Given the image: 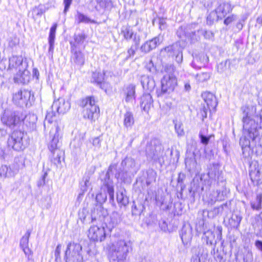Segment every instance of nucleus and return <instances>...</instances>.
<instances>
[{
    "label": "nucleus",
    "mask_w": 262,
    "mask_h": 262,
    "mask_svg": "<svg viewBox=\"0 0 262 262\" xmlns=\"http://www.w3.org/2000/svg\"><path fill=\"white\" fill-rule=\"evenodd\" d=\"M111 170L110 167L107 172L101 178V192L98 193L96 196V201L100 204L96 206L91 214L92 223H104L106 228L110 231H111L120 221V217L117 213H113L110 217L107 215L106 210L102 207V204L107 199L106 191L109 195L110 201L113 202L114 200V186L113 180L110 178Z\"/></svg>",
    "instance_id": "f257e3e1"
},
{
    "label": "nucleus",
    "mask_w": 262,
    "mask_h": 262,
    "mask_svg": "<svg viewBox=\"0 0 262 262\" xmlns=\"http://www.w3.org/2000/svg\"><path fill=\"white\" fill-rule=\"evenodd\" d=\"M247 107L244 111L243 118L244 136L240 139L243 154L246 158L250 157L254 152L257 155L262 153V146L260 144L258 128H262V111L258 115L251 118Z\"/></svg>",
    "instance_id": "f03ea898"
},
{
    "label": "nucleus",
    "mask_w": 262,
    "mask_h": 262,
    "mask_svg": "<svg viewBox=\"0 0 262 262\" xmlns=\"http://www.w3.org/2000/svg\"><path fill=\"white\" fill-rule=\"evenodd\" d=\"M132 250V243L130 241H118L110 248V262H125L128 254Z\"/></svg>",
    "instance_id": "7ed1b4c3"
},
{
    "label": "nucleus",
    "mask_w": 262,
    "mask_h": 262,
    "mask_svg": "<svg viewBox=\"0 0 262 262\" xmlns=\"http://www.w3.org/2000/svg\"><path fill=\"white\" fill-rule=\"evenodd\" d=\"M145 152L148 160L158 162L161 165L164 163L165 154L160 141L158 139H152L147 144Z\"/></svg>",
    "instance_id": "20e7f679"
},
{
    "label": "nucleus",
    "mask_w": 262,
    "mask_h": 262,
    "mask_svg": "<svg viewBox=\"0 0 262 262\" xmlns=\"http://www.w3.org/2000/svg\"><path fill=\"white\" fill-rule=\"evenodd\" d=\"M25 117L21 111L7 108L1 115V121L4 125L12 129L23 122Z\"/></svg>",
    "instance_id": "39448f33"
},
{
    "label": "nucleus",
    "mask_w": 262,
    "mask_h": 262,
    "mask_svg": "<svg viewBox=\"0 0 262 262\" xmlns=\"http://www.w3.org/2000/svg\"><path fill=\"white\" fill-rule=\"evenodd\" d=\"M29 144V139L27 133L20 130H14L7 140L8 147L18 151L24 150Z\"/></svg>",
    "instance_id": "423d86ee"
},
{
    "label": "nucleus",
    "mask_w": 262,
    "mask_h": 262,
    "mask_svg": "<svg viewBox=\"0 0 262 262\" xmlns=\"http://www.w3.org/2000/svg\"><path fill=\"white\" fill-rule=\"evenodd\" d=\"M70 103L68 100L66 101L63 98H59L54 101L51 112H47L45 120L44 121V127L46 128L47 126L51 125L53 121V117L55 116L56 113L58 114H64L70 108Z\"/></svg>",
    "instance_id": "0eeeda50"
},
{
    "label": "nucleus",
    "mask_w": 262,
    "mask_h": 262,
    "mask_svg": "<svg viewBox=\"0 0 262 262\" xmlns=\"http://www.w3.org/2000/svg\"><path fill=\"white\" fill-rule=\"evenodd\" d=\"M80 106L83 108V118L92 121H95L98 118L100 110L99 106L96 104L93 96L87 97L82 99L80 102Z\"/></svg>",
    "instance_id": "6e6552de"
},
{
    "label": "nucleus",
    "mask_w": 262,
    "mask_h": 262,
    "mask_svg": "<svg viewBox=\"0 0 262 262\" xmlns=\"http://www.w3.org/2000/svg\"><path fill=\"white\" fill-rule=\"evenodd\" d=\"M64 258L66 262H83L88 259L82 254V246L80 244L70 242L67 246Z\"/></svg>",
    "instance_id": "1a4fd4ad"
},
{
    "label": "nucleus",
    "mask_w": 262,
    "mask_h": 262,
    "mask_svg": "<svg viewBox=\"0 0 262 262\" xmlns=\"http://www.w3.org/2000/svg\"><path fill=\"white\" fill-rule=\"evenodd\" d=\"M34 96L30 91L27 90H20L15 93L13 96V102L17 105L26 107L31 105V101L33 100Z\"/></svg>",
    "instance_id": "9d476101"
},
{
    "label": "nucleus",
    "mask_w": 262,
    "mask_h": 262,
    "mask_svg": "<svg viewBox=\"0 0 262 262\" xmlns=\"http://www.w3.org/2000/svg\"><path fill=\"white\" fill-rule=\"evenodd\" d=\"M177 84L176 76H164L161 79V89L157 91L158 97H161L165 94H169L173 91Z\"/></svg>",
    "instance_id": "9b49d317"
},
{
    "label": "nucleus",
    "mask_w": 262,
    "mask_h": 262,
    "mask_svg": "<svg viewBox=\"0 0 262 262\" xmlns=\"http://www.w3.org/2000/svg\"><path fill=\"white\" fill-rule=\"evenodd\" d=\"M229 12V4L223 3L220 5L217 8L211 11L207 17V24L211 25L215 21L225 17Z\"/></svg>",
    "instance_id": "f8f14e48"
},
{
    "label": "nucleus",
    "mask_w": 262,
    "mask_h": 262,
    "mask_svg": "<svg viewBox=\"0 0 262 262\" xmlns=\"http://www.w3.org/2000/svg\"><path fill=\"white\" fill-rule=\"evenodd\" d=\"M60 132V128L56 123H54L50 132V140L48 144V148L50 151L60 150L59 148L61 145L60 140L61 138Z\"/></svg>",
    "instance_id": "ddd939ff"
},
{
    "label": "nucleus",
    "mask_w": 262,
    "mask_h": 262,
    "mask_svg": "<svg viewBox=\"0 0 262 262\" xmlns=\"http://www.w3.org/2000/svg\"><path fill=\"white\" fill-rule=\"evenodd\" d=\"M202 239L207 245L213 246L211 254L214 255L215 253L218 252V249H215L216 244L218 242L221 241V231H212L208 230L205 231L203 234Z\"/></svg>",
    "instance_id": "4468645a"
},
{
    "label": "nucleus",
    "mask_w": 262,
    "mask_h": 262,
    "mask_svg": "<svg viewBox=\"0 0 262 262\" xmlns=\"http://www.w3.org/2000/svg\"><path fill=\"white\" fill-rule=\"evenodd\" d=\"M88 237L94 242H102L106 237L105 227L103 226L93 225L89 230Z\"/></svg>",
    "instance_id": "2eb2a0df"
},
{
    "label": "nucleus",
    "mask_w": 262,
    "mask_h": 262,
    "mask_svg": "<svg viewBox=\"0 0 262 262\" xmlns=\"http://www.w3.org/2000/svg\"><path fill=\"white\" fill-rule=\"evenodd\" d=\"M27 67L28 63L26 59L24 60L21 56L12 55L9 58L7 70H24Z\"/></svg>",
    "instance_id": "dca6fc26"
},
{
    "label": "nucleus",
    "mask_w": 262,
    "mask_h": 262,
    "mask_svg": "<svg viewBox=\"0 0 262 262\" xmlns=\"http://www.w3.org/2000/svg\"><path fill=\"white\" fill-rule=\"evenodd\" d=\"M249 176L254 185H259L262 184V172L258 163L252 162L250 164Z\"/></svg>",
    "instance_id": "f3484780"
},
{
    "label": "nucleus",
    "mask_w": 262,
    "mask_h": 262,
    "mask_svg": "<svg viewBox=\"0 0 262 262\" xmlns=\"http://www.w3.org/2000/svg\"><path fill=\"white\" fill-rule=\"evenodd\" d=\"M191 252L192 255L191 262H205L208 257V251L202 246L193 247Z\"/></svg>",
    "instance_id": "a211bd4d"
},
{
    "label": "nucleus",
    "mask_w": 262,
    "mask_h": 262,
    "mask_svg": "<svg viewBox=\"0 0 262 262\" xmlns=\"http://www.w3.org/2000/svg\"><path fill=\"white\" fill-rule=\"evenodd\" d=\"M204 190L203 184V178L195 177L191 183V186L189 189L190 196L194 198L196 194H200Z\"/></svg>",
    "instance_id": "6ab92c4d"
},
{
    "label": "nucleus",
    "mask_w": 262,
    "mask_h": 262,
    "mask_svg": "<svg viewBox=\"0 0 262 262\" xmlns=\"http://www.w3.org/2000/svg\"><path fill=\"white\" fill-rule=\"evenodd\" d=\"M162 41V37L158 35L152 39L145 42L140 47L142 52L147 53L155 49Z\"/></svg>",
    "instance_id": "aec40b11"
},
{
    "label": "nucleus",
    "mask_w": 262,
    "mask_h": 262,
    "mask_svg": "<svg viewBox=\"0 0 262 262\" xmlns=\"http://www.w3.org/2000/svg\"><path fill=\"white\" fill-rule=\"evenodd\" d=\"M71 61L72 63L77 67H82L85 60L84 54L79 50V49H71Z\"/></svg>",
    "instance_id": "412c9836"
},
{
    "label": "nucleus",
    "mask_w": 262,
    "mask_h": 262,
    "mask_svg": "<svg viewBox=\"0 0 262 262\" xmlns=\"http://www.w3.org/2000/svg\"><path fill=\"white\" fill-rule=\"evenodd\" d=\"M104 72L95 71L92 75L91 82L99 86L101 89L106 91L108 83L104 81Z\"/></svg>",
    "instance_id": "4be33fe9"
},
{
    "label": "nucleus",
    "mask_w": 262,
    "mask_h": 262,
    "mask_svg": "<svg viewBox=\"0 0 262 262\" xmlns=\"http://www.w3.org/2000/svg\"><path fill=\"white\" fill-rule=\"evenodd\" d=\"M192 229L189 224H185L183 226L180 232V236L184 245H187L192 238Z\"/></svg>",
    "instance_id": "5701e85b"
},
{
    "label": "nucleus",
    "mask_w": 262,
    "mask_h": 262,
    "mask_svg": "<svg viewBox=\"0 0 262 262\" xmlns=\"http://www.w3.org/2000/svg\"><path fill=\"white\" fill-rule=\"evenodd\" d=\"M123 92L125 96V102H132L136 98V85L132 83L125 85Z\"/></svg>",
    "instance_id": "b1692460"
},
{
    "label": "nucleus",
    "mask_w": 262,
    "mask_h": 262,
    "mask_svg": "<svg viewBox=\"0 0 262 262\" xmlns=\"http://www.w3.org/2000/svg\"><path fill=\"white\" fill-rule=\"evenodd\" d=\"M153 99L150 94L145 93L140 98V105L144 112L148 113L153 106Z\"/></svg>",
    "instance_id": "393cba45"
},
{
    "label": "nucleus",
    "mask_w": 262,
    "mask_h": 262,
    "mask_svg": "<svg viewBox=\"0 0 262 262\" xmlns=\"http://www.w3.org/2000/svg\"><path fill=\"white\" fill-rule=\"evenodd\" d=\"M30 79V72L26 69L24 70L18 71L14 77V81L15 83L25 84L29 82Z\"/></svg>",
    "instance_id": "a878e982"
},
{
    "label": "nucleus",
    "mask_w": 262,
    "mask_h": 262,
    "mask_svg": "<svg viewBox=\"0 0 262 262\" xmlns=\"http://www.w3.org/2000/svg\"><path fill=\"white\" fill-rule=\"evenodd\" d=\"M121 166L124 170L129 171L130 173H136L138 171L135 161L132 158L127 157L125 158L121 162Z\"/></svg>",
    "instance_id": "bb28decb"
},
{
    "label": "nucleus",
    "mask_w": 262,
    "mask_h": 262,
    "mask_svg": "<svg viewBox=\"0 0 262 262\" xmlns=\"http://www.w3.org/2000/svg\"><path fill=\"white\" fill-rule=\"evenodd\" d=\"M202 97L207 104V107L211 110L215 108L217 102L215 96L208 92H206L202 94Z\"/></svg>",
    "instance_id": "cd10ccee"
},
{
    "label": "nucleus",
    "mask_w": 262,
    "mask_h": 262,
    "mask_svg": "<svg viewBox=\"0 0 262 262\" xmlns=\"http://www.w3.org/2000/svg\"><path fill=\"white\" fill-rule=\"evenodd\" d=\"M57 27V24H54L51 27L50 30L49 35L48 37V42L49 45V48L48 50V55L49 56L52 57L54 48V40L55 38L56 30Z\"/></svg>",
    "instance_id": "c85d7f7f"
},
{
    "label": "nucleus",
    "mask_w": 262,
    "mask_h": 262,
    "mask_svg": "<svg viewBox=\"0 0 262 262\" xmlns=\"http://www.w3.org/2000/svg\"><path fill=\"white\" fill-rule=\"evenodd\" d=\"M16 170L14 169L11 165H2L0 167V177L1 178H9L14 177L16 174Z\"/></svg>",
    "instance_id": "c756f323"
},
{
    "label": "nucleus",
    "mask_w": 262,
    "mask_h": 262,
    "mask_svg": "<svg viewBox=\"0 0 262 262\" xmlns=\"http://www.w3.org/2000/svg\"><path fill=\"white\" fill-rule=\"evenodd\" d=\"M135 124V118L133 112L128 110L123 115V125L127 130L132 128Z\"/></svg>",
    "instance_id": "7c9ffc66"
},
{
    "label": "nucleus",
    "mask_w": 262,
    "mask_h": 262,
    "mask_svg": "<svg viewBox=\"0 0 262 262\" xmlns=\"http://www.w3.org/2000/svg\"><path fill=\"white\" fill-rule=\"evenodd\" d=\"M87 36L84 32L75 34L74 41H70L71 49H79V47L83 45Z\"/></svg>",
    "instance_id": "2f4dec72"
},
{
    "label": "nucleus",
    "mask_w": 262,
    "mask_h": 262,
    "mask_svg": "<svg viewBox=\"0 0 262 262\" xmlns=\"http://www.w3.org/2000/svg\"><path fill=\"white\" fill-rule=\"evenodd\" d=\"M135 174L136 173H130L129 171L120 169L115 174V178L124 183H130L132 177H133Z\"/></svg>",
    "instance_id": "473e14b6"
},
{
    "label": "nucleus",
    "mask_w": 262,
    "mask_h": 262,
    "mask_svg": "<svg viewBox=\"0 0 262 262\" xmlns=\"http://www.w3.org/2000/svg\"><path fill=\"white\" fill-rule=\"evenodd\" d=\"M30 234L31 231L29 230H27L20 241V246L26 255H29L31 253V250L28 247L29 239Z\"/></svg>",
    "instance_id": "72a5a7b5"
},
{
    "label": "nucleus",
    "mask_w": 262,
    "mask_h": 262,
    "mask_svg": "<svg viewBox=\"0 0 262 262\" xmlns=\"http://www.w3.org/2000/svg\"><path fill=\"white\" fill-rule=\"evenodd\" d=\"M141 83L144 89L151 91L155 86V82L154 79L148 76H143L141 78Z\"/></svg>",
    "instance_id": "f704fd0d"
},
{
    "label": "nucleus",
    "mask_w": 262,
    "mask_h": 262,
    "mask_svg": "<svg viewBox=\"0 0 262 262\" xmlns=\"http://www.w3.org/2000/svg\"><path fill=\"white\" fill-rule=\"evenodd\" d=\"M141 41V37L140 35H135L134 38H133V43L130 46V47L127 50V58H131L133 57L136 51L138 50L140 43Z\"/></svg>",
    "instance_id": "c9c22d12"
},
{
    "label": "nucleus",
    "mask_w": 262,
    "mask_h": 262,
    "mask_svg": "<svg viewBox=\"0 0 262 262\" xmlns=\"http://www.w3.org/2000/svg\"><path fill=\"white\" fill-rule=\"evenodd\" d=\"M98 6H96L95 9L97 11L100 12L101 9L110 10L113 7V2L111 0H96Z\"/></svg>",
    "instance_id": "e433bc0d"
},
{
    "label": "nucleus",
    "mask_w": 262,
    "mask_h": 262,
    "mask_svg": "<svg viewBox=\"0 0 262 262\" xmlns=\"http://www.w3.org/2000/svg\"><path fill=\"white\" fill-rule=\"evenodd\" d=\"M102 140L100 139V137H97L92 139H90L86 142V146L88 150L93 148L94 150H98L101 147V142Z\"/></svg>",
    "instance_id": "4c0bfd02"
},
{
    "label": "nucleus",
    "mask_w": 262,
    "mask_h": 262,
    "mask_svg": "<svg viewBox=\"0 0 262 262\" xmlns=\"http://www.w3.org/2000/svg\"><path fill=\"white\" fill-rule=\"evenodd\" d=\"M121 33L123 34L124 39L126 40H130L134 38L135 35H138L134 33L133 29L130 26H123L121 28Z\"/></svg>",
    "instance_id": "58836bf2"
},
{
    "label": "nucleus",
    "mask_w": 262,
    "mask_h": 262,
    "mask_svg": "<svg viewBox=\"0 0 262 262\" xmlns=\"http://www.w3.org/2000/svg\"><path fill=\"white\" fill-rule=\"evenodd\" d=\"M180 49V46L176 43L165 47L162 51H165L169 56H173L177 53H179Z\"/></svg>",
    "instance_id": "ea45409f"
},
{
    "label": "nucleus",
    "mask_w": 262,
    "mask_h": 262,
    "mask_svg": "<svg viewBox=\"0 0 262 262\" xmlns=\"http://www.w3.org/2000/svg\"><path fill=\"white\" fill-rule=\"evenodd\" d=\"M145 209L144 205L139 202H133L132 208V214L133 215H140L141 212Z\"/></svg>",
    "instance_id": "a19ab883"
},
{
    "label": "nucleus",
    "mask_w": 262,
    "mask_h": 262,
    "mask_svg": "<svg viewBox=\"0 0 262 262\" xmlns=\"http://www.w3.org/2000/svg\"><path fill=\"white\" fill-rule=\"evenodd\" d=\"M262 194H258L254 200L251 202V207L252 209L259 211L262 208Z\"/></svg>",
    "instance_id": "79ce46f5"
},
{
    "label": "nucleus",
    "mask_w": 262,
    "mask_h": 262,
    "mask_svg": "<svg viewBox=\"0 0 262 262\" xmlns=\"http://www.w3.org/2000/svg\"><path fill=\"white\" fill-rule=\"evenodd\" d=\"M219 172L218 164L210 165L208 169V176L210 179H215L219 176Z\"/></svg>",
    "instance_id": "37998d69"
},
{
    "label": "nucleus",
    "mask_w": 262,
    "mask_h": 262,
    "mask_svg": "<svg viewBox=\"0 0 262 262\" xmlns=\"http://www.w3.org/2000/svg\"><path fill=\"white\" fill-rule=\"evenodd\" d=\"M117 200L118 203L123 205L126 206L128 204V198L126 195V191H121L117 193Z\"/></svg>",
    "instance_id": "c03bdc74"
},
{
    "label": "nucleus",
    "mask_w": 262,
    "mask_h": 262,
    "mask_svg": "<svg viewBox=\"0 0 262 262\" xmlns=\"http://www.w3.org/2000/svg\"><path fill=\"white\" fill-rule=\"evenodd\" d=\"M52 154L51 161L55 165H57L61 162V157L63 155V152L61 150H56L51 151Z\"/></svg>",
    "instance_id": "a18cd8bd"
},
{
    "label": "nucleus",
    "mask_w": 262,
    "mask_h": 262,
    "mask_svg": "<svg viewBox=\"0 0 262 262\" xmlns=\"http://www.w3.org/2000/svg\"><path fill=\"white\" fill-rule=\"evenodd\" d=\"M14 169L16 170V173H17L19 169L23 168L25 166V161L22 158H15L14 159V163L11 165Z\"/></svg>",
    "instance_id": "49530a36"
},
{
    "label": "nucleus",
    "mask_w": 262,
    "mask_h": 262,
    "mask_svg": "<svg viewBox=\"0 0 262 262\" xmlns=\"http://www.w3.org/2000/svg\"><path fill=\"white\" fill-rule=\"evenodd\" d=\"M185 165L188 170L190 171L194 169L196 165L194 157L186 158L185 160Z\"/></svg>",
    "instance_id": "de8ad7c7"
},
{
    "label": "nucleus",
    "mask_w": 262,
    "mask_h": 262,
    "mask_svg": "<svg viewBox=\"0 0 262 262\" xmlns=\"http://www.w3.org/2000/svg\"><path fill=\"white\" fill-rule=\"evenodd\" d=\"M242 220V216L239 214H232L230 219V226L234 228H237Z\"/></svg>",
    "instance_id": "09e8293b"
},
{
    "label": "nucleus",
    "mask_w": 262,
    "mask_h": 262,
    "mask_svg": "<svg viewBox=\"0 0 262 262\" xmlns=\"http://www.w3.org/2000/svg\"><path fill=\"white\" fill-rule=\"evenodd\" d=\"M199 30L191 31V32H186L187 38H190L191 41H194L200 39L201 35V33H199Z\"/></svg>",
    "instance_id": "8fccbe9b"
},
{
    "label": "nucleus",
    "mask_w": 262,
    "mask_h": 262,
    "mask_svg": "<svg viewBox=\"0 0 262 262\" xmlns=\"http://www.w3.org/2000/svg\"><path fill=\"white\" fill-rule=\"evenodd\" d=\"M202 58L204 59L205 56L204 55H202L200 57L197 56L194 58L193 60L191 63V66L194 69H200L202 67H203L204 65V64L201 61V59Z\"/></svg>",
    "instance_id": "3c124183"
},
{
    "label": "nucleus",
    "mask_w": 262,
    "mask_h": 262,
    "mask_svg": "<svg viewBox=\"0 0 262 262\" xmlns=\"http://www.w3.org/2000/svg\"><path fill=\"white\" fill-rule=\"evenodd\" d=\"M176 68L172 64H166L164 66V71L166 73L164 76H176L174 74Z\"/></svg>",
    "instance_id": "603ef678"
},
{
    "label": "nucleus",
    "mask_w": 262,
    "mask_h": 262,
    "mask_svg": "<svg viewBox=\"0 0 262 262\" xmlns=\"http://www.w3.org/2000/svg\"><path fill=\"white\" fill-rule=\"evenodd\" d=\"M186 178V176L184 173L180 172L179 174L178 178V185L180 186L181 189H180V194H182V192L184 190V189L185 188V185L184 184V181Z\"/></svg>",
    "instance_id": "864d4df0"
},
{
    "label": "nucleus",
    "mask_w": 262,
    "mask_h": 262,
    "mask_svg": "<svg viewBox=\"0 0 262 262\" xmlns=\"http://www.w3.org/2000/svg\"><path fill=\"white\" fill-rule=\"evenodd\" d=\"M195 78L198 82H203L210 78V74L207 72H202L197 74Z\"/></svg>",
    "instance_id": "5fc2aeb1"
},
{
    "label": "nucleus",
    "mask_w": 262,
    "mask_h": 262,
    "mask_svg": "<svg viewBox=\"0 0 262 262\" xmlns=\"http://www.w3.org/2000/svg\"><path fill=\"white\" fill-rule=\"evenodd\" d=\"M76 17L78 24L81 23H88L90 21V19L88 16L79 12H77Z\"/></svg>",
    "instance_id": "6e6d98bb"
},
{
    "label": "nucleus",
    "mask_w": 262,
    "mask_h": 262,
    "mask_svg": "<svg viewBox=\"0 0 262 262\" xmlns=\"http://www.w3.org/2000/svg\"><path fill=\"white\" fill-rule=\"evenodd\" d=\"M217 192H213V193H210L208 196L206 202L208 203L209 205H213L217 200Z\"/></svg>",
    "instance_id": "4d7b16f0"
},
{
    "label": "nucleus",
    "mask_w": 262,
    "mask_h": 262,
    "mask_svg": "<svg viewBox=\"0 0 262 262\" xmlns=\"http://www.w3.org/2000/svg\"><path fill=\"white\" fill-rule=\"evenodd\" d=\"M199 33H201V35L203 36L205 39H211L213 37V33L209 31H207L204 29H199Z\"/></svg>",
    "instance_id": "13d9d810"
},
{
    "label": "nucleus",
    "mask_w": 262,
    "mask_h": 262,
    "mask_svg": "<svg viewBox=\"0 0 262 262\" xmlns=\"http://www.w3.org/2000/svg\"><path fill=\"white\" fill-rule=\"evenodd\" d=\"M25 116L26 121H29V125L30 126L33 127L34 125L35 124L37 121V117L34 114L29 115L28 116L25 115Z\"/></svg>",
    "instance_id": "bf43d9fd"
},
{
    "label": "nucleus",
    "mask_w": 262,
    "mask_h": 262,
    "mask_svg": "<svg viewBox=\"0 0 262 262\" xmlns=\"http://www.w3.org/2000/svg\"><path fill=\"white\" fill-rule=\"evenodd\" d=\"M175 130L179 136H182L184 135V132L182 127V123L178 122L175 123Z\"/></svg>",
    "instance_id": "052dcab7"
},
{
    "label": "nucleus",
    "mask_w": 262,
    "mask_h": 262,
    "mask_svg": "<svg viewBox=\"0 0 262 262\" xmlns=\"http://www.w3.org/2000/svg\"><path fill=\"white\" fill-rule=\"evenodd\" d=\"M211 136V135L205 136L203 135L202 132H200L199 134V137L201 140V142L205 145H207L209 143Z\"/></svg>",
    "instance_id": "680f3d73"
},
{
    "label": "nucleus",
    "mask_w": 262,
    "mask_h": 262,
    "mask_svg": "<svg viewBox=\"0 0 262 262\" xmlns=\"http://www.w3.org/2000/svg\"><path fill=\"white\" fill-rule=\"evenodd\" d=\"M227 60L220 62L217 66V71L222 73L227 69L226 64Z\"/></svg>",
    "instance_id": "e2e57ef3"
},
{
    "label": "nucleus",
    "mask_w": 262,
    "mask_h": 262,
    "mask_svg": "<svg viewBox=\"0 0 262 262\" xmlns=\"http://www.w3.org/2000/svg\"><path fill=\"white\" fill-rule=\"evenodd\" d=\"M177 35L180 38L185 37L184 27L181 26L179 28L177 31Z\"/></svg>",
    "instance_id": "0e129e2a"
},
{
    "label": "nucleus",
    "mask_w": 262,
    "mask_h": 262,
    "mask_svg": "<svg viewBox=\"0 0 262 262\" xmlns=\"http://www.w3.org/2000/svg\"><path fill=\"white\" fill-rule=\"evenodd\" d=\"M47 172H45L41 176L40 179L37 182V186L38 187L43 186L45 184V179L47 176Z\"/></svg>",
    "instance_id": "69168bd1"
},
{
    "label": "nucleus",
    "mask_w": 262,
    "mask_h": 262,
    "mask_svg": "<svg viewBox=\"0 0 262 262\" xmlns=\"http://www.w3.org/2000/svg\"><path fill=\"white\" fill-rule=\"evenodd\" d=\"M33 12L35 13V14L37 16H40L45 12V11L42 7L38 6L35 7L33 9Z\"/></svg>",
    "instance_id": "338daca9"
},
{
    "label": "nucleus",
    "mask_w": 262,
    "mask_h": 262,
    "mask_svg": "<svg viewBox=\"0 0 262 262\" xmlns=\"http://www.w3.org/2000/svg\"><path fill=\"white\" fill-rule=\"evenodd\" d=\"M179 53H177L176 56V61L178 63H181L183 61V55L181 48L179 50Z\"/></svg>",
    "instance_id": "774afa93"
}]
</instances>
